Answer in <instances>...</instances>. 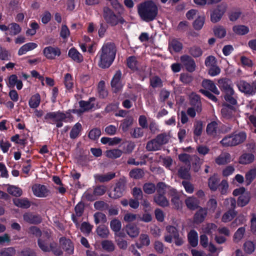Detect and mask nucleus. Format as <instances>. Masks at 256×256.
<instances>
[{
    "instance_id": "f257e3e1",
    "label": "nucleus",
    "mask_w": 256,
    "mask_h": 256,
    "mask_svg": "<svg viewBox=\"0 0 256 256\" xmlns=\"http://www.w3.org/2000/svg\"><path fill=\"white\" fill-rule=\"evenodd\" d=\"M116 52L114 43L110 42L104 44L96 56L98 66L102 68L110 67L115 58Z\"/></svg>"
},
{
    "instance_id": "f03ea898",
    "label": "nucleus",
    "mask_w": 256,
    "mask_h": 256,
    "mask_svg": "<svg viewBox=\"0 0 256 256\" xmlns=\"http://www.w3.org/2000/svg\"><path fill=\"white\" fill-rule=\"evenodd\" d=\"M138 10L140 17L146 22L154 20L158 12L157 6L154 2L151 0L140 4L138 7Z\"/></svg>"
},
{
    "instance_id": "7ed1b4c3",
    "label": "nucleus",
    "mask_w": 256,
    "mask_h": 256,
    "mask_svg": "<svg viewBox=\"0 0 256 256\" xmlns=\"http://www.w3.org/2000/svg\"><path fill=\"white\" fill-rule=\"evenodd\" d=\"M44 119L50 121L51 123L56 124L58 128L62 126L64 122L72 121V116L69 112L64 113L60 110L54 112H49L44 116Z\"/></svg>"
},
{
    "instance_id": "20e7f679",
    "label": "nucleus",
    "mask_w": 256,
    "mask_h": 256,
    "mask_svg": "<svg viewBox=\"0 0 256 256\" xmlns=\"http://www.w3.org/2000/svg\"><path fill=\"white\" fill-rule=\"evenodd\" d=\"M228 6L225 2H222L218 5L210 14V20L213 23L219 22L223 15L226 12Z\"/></svg>"
},
{
    "instance_id": "39448f33",
    "label": "nucleus",
    "mask_w": 256,
    "mask_h": 256,
    "mask_svg": "<svg viewBox=\"0 0 256 256\" xmlns=\"http://www.w3.org/2000/svg\"><path fill=\"white\" fill-rule=\"evenodd\" d=\"M236 86L238 90L245 94L254 95L256 94V90L252 84H251L244 80H240L237 82Z\"/></svg>"
},
{
    "instance_id": "423d86ee",
    "label": "nucleus",
    "mask_w": 256,
    "mask_h": 256,
    "mask_svg": "<svg viewBox=\"0 0 256 256\" xmlns=\"http://www.w3.org/2000/svg\"><path fill=\"white\" fill-rule=\"evenodd\" d=\"M34 194L38 198H45L50 194V190L46 186L40 184H36L32 188Z\"/></svg>"
},
{
    "instance_id": "0eeeda50",
    "label": "nucleus",
    "mask_w": 256,
    "mask_h": 256,
    "mask_svg": "<svg viewBox=\"0 0 256 256\" xmlns=\"http://www.w3.org/2000/svg\"><path fill=\"white\" fill-rule=\"evenodd\" d=\"M104 17L106 22L112 26H116L118 23V17L108 7L104 8Z\"/></svg>"
},
{
    "instance_id": "6e6552de",
    "label": "nucleus",
    "mask_w": 256,
    "mask_h": 256,
    "mask_svg": "<svg viewBox=\"0 0 256 256\" xmlns=\"http://www.w3.org/2000/svg\"><path fill=\"white\" fill-rule=\"evenodd\" d=\"M218 86L224 94L234 92L232 82L227 78H221L218 80Z\"/></svg>"
},
{
    "instance_id": "1a4fd4ad",
    "label": "nucleus",
    "mask_w": 256,
    "mask_h": 256,
    "mask_svg": "<svg viewBox=\"0 0 256 256\" xmlns=\"http://www.w3.org/2000/svg\"><path fill=\"white\" fill-rule=\"evenodd\" d=\"M43 54L48 59L54 60L60 55L61 52L58 47L49 46L44 48Z\"/></svg>"
},
{
    "instance_id": "9d476101",
    "label": "nucleus",
    "mask_w": 256,
    "mask_h": 256,
    "mask_svg": "<svg viewBox=\"0 0 256 256\" xmlns=\"http://www.w3.org/2000/svg\"><path fill=\"white\" fill-rule=\"evenodd\" d=\"M180 60L188 71L192 72L195 70L196 64L194 60L190 56L186 54L182 56Z\"/></svg>"
},
{
    "instance_id": "9b49d317",
    "label": "nucleus",
    "mask_w": 256,
    "mask_h": 256,
    "mask_svg": "<svg viewBox=\"0 0 256 256\" xmlns=\"http://www.w3.org/2000/svg\"><path fill=\"white\" fill-rule=\"evenodd\" d=\"M166 232L164 234L165 242L171 243L174 238H176L179 234L178 230L174 226H168L166 228Z\"/></svg>"
},
{
    "instance_id": "f8f14e48",
    "label": "nucleus",
    "mask_w": 256,
    "mask_h": 256,
    "mask_svg": "<svg viewBox=\"0 0 256 256\" xmlns=\"http://www.w3.org/2000/svg\"><path fill=\"white\" fill-rule=\"evenodd\" d=\"M122 72L120 70H117L111 82V86L114 92H116L122 87L121 82Z\"/></svg>"
},
{
    "instance_id": "ddd939ff",
    "label": "nucleus",
    "mask_w": 256,
    "mask_h": 256,
    "mask_svg": "<svg viewBox=\"0 0 256 256\" xmlns=\"http://www.w3.org/2000/svg\"><path fill=\"white\" fill-rule=\"evenodd\" d=\"M232 160L231 155L227 152H222L215 158L216 163L219 166L226 165Z\"/></svg>"
},
{
    "instance_id": "4468645a",
    "label": "nucleus",
    "mask_w": 256,
    "mask_h": 256,
    "mask_svg": "<svg viewBox=\"0 0 256 256\" xmlns=\"http://www.w3.org/2000/svg\"><path fill=\"white\" fill-rule=\"evenodd\" d=\"M183 48L182 43L176 38H172L168 42V50L171 54L180 52Z\"/></svg>"
},
{
    "instance_id": "2eb2a0df",
    "label": "nucleus",
    "mask_w": 256,
    "mask_h": 256,
    "mask_svg": "<svg viewBox=\"0 0 256 256\" xmlns=\"http://www.w3.org/2000/svg\"><path fill=\"white\" fill-rule=\"evenodd\" d=\"M125 186L122 183L116 184L114 190L110 192V196L113 198H118L121 197L124 191Z\"/></svg>"
},
{
    "instance_id": "dca6fc26",
    "label": "nucleus",
    "mask_w": 256,
    "mask_h": 256,
    "mask_svg": "<svg viewBox=\"0 0 256 256\" xmlns=\"http://www.w3.org/2000/svg\"><path fill=\"white\" fill-rule=\"evenodd\" d=\"M24 220L30 224H38L42 222V218L38 215H34L32 213H26L23 216Z\"/></svg>"
},
{
    "instance_id": "f3484780",
    "label": "nucleus",
    "mask_w": 256,
    "mask_h": 256,
    "mask_svg": "<svg viewBox=\"0 0 256 256\" xmlns=\"http://www.w3.org/2000/svg\"><path fill=\"white\" fill-rule=\"evenodd\" d=\"M236 112V109L233 106L224 105L221 110L222 116L226 119L231 118Z\"/></svg>"
},
{
    "instance_id": "a211bd4d",
    "label": "nucleus",
    "mask_w": 256,
    "mask_h": 256,
    "mask_svg": "<svg viewBox=\"0 0 256 256\" xmlns=\"http://www.w3.org/2000/svg\"><path fill=\"white\" fill-rule=\"evenodd\" d=\"M60 243L62 244L63 249L68 254H72L74 252V246L69 239H66L64 238H62L60 239Z\"/></svg>"
},
{
    "instance_id": "6ab92c4d",
    "label": "nucleus",
    "mask_w": 256,
    "mask_h": 256,
    "mask_svg": "<svg viewBox=\"0 0 256 256\" xmlns=\"http://www.w3.org/2000/svg\"><path fill=\"white\" fill-rule=\"evenodd\" d=\"M207 215V210L206 208H200L195 214L194 218V221L195 223L200 224L202 222Z\"/></svg>"
},
{
    "instance_id": "aec40b11",
    "label": "nucleus",
    "mask_w": 256,
    "mask_h": 256,
    "mask_svg": "<svg viewBox=\"0 0 256 256\" xmlns=\"http://www.w3.org/2000/svg\"><path fill=\"white\" fill-rule=\"evenodd\" d=\"M202 86L204 88L208 89L216 94L218 95L220 93L215 84L210 80H204L202 82Z\"/></svg>"
},
{
    "instance_id": "412c9836",
    "label": "nucleus",
    "mask_w": 256,
    "mask_h": 256,
    "mask_svg": "<svg viewBox=\"0 0 256 256\" xmlns=\"http://www.w3.org/2000/svg\"><path fill=\"white\" fill-rule=\"evenodd\" d=\"M220 180L216 174H214L208 180V187L210 190L216 191L220 185Z\"/></svg>"
},
{
    "instance_id": "4be33fe9",
    "label": "nucleus",
    "mask_w": 256,
    "mask_h": 256,
    "mask_svg": "<svg viewBox=\"0 0 256 256\" xmlns=\"http://www.w3.org/2000/svg\"><path fill=\"white\" fill-rule=\"evenodd\" d=\"M84 206L83 204L81 202L78 203L75 206V214H72V218L73 222L76 224H78V221L76 217H80L82 216L84 212Z\"/></svg>"
},
{
    "instance_id": "5701e85b",
    "label": "nucleus",
    "mask_w": 256,
    "mask_h": 256,
    "mask_svg": "<svg viewBox=\"0 0 256 256\" xmlns=\"http://www.w3.org/2000/svg\"><path fill=\"white\" fill-rule=\"evenodd\" d=\"M127 234L131 238H136L139 234V228L136 225L128 224L126 227Z\"/></svg>"
},
{
    "instance_id": "b1692460",
    "label": "nucleus",
    "mask_w": 256,
    "mask_h": 256,
    "mask_svg": "<svg viewBox=\"0 0 256 256\" xmlns=\"http://www.w3.org/2000/svg\"><path fill=\"white\" fill-rule=\"evenodd\" d=\"M185 203L188 208L190 210H194L198 208L199 201L194 196L188 198L185 200Z\"/></svg>"
},
{
    "instance_id": "393cba45",
    "label": "nucleus",
    "mask_w": 256,
    "mask_h": 256,
    "mask_svg": "<svg viewBox=\"0 0 256 256\" xmlns=\"http://www.w3.org/2000/svg\"><path fill=\"white\" fill-rule=\"evenodd\" d=\"M232 31L236 35L242 36L249 32V28L244 25L238 24L232 27Z\"/></svg>"
},
{
    "instance_id": "a878e982",
    "label": "nucleus",
    "mask_w": 256,
    "mask_h": 256,
    "mask_svg": "<svg viewBox=\"0 0 256 256\" xmlns=\"http://www.w3.org/2000/svg\"><path fill=\"white\" fill-rule=\"evenodd\" d=\"M38 45L34 42H28L23 45L18 50V54L19 56L23 55L28 52L32 50L37 47Z\"/></svg>"
},
{
    "instance_id": "bb28decb",
    "label": "nucleus",
    "mask_w": 256,
    "mask_h": 256,
    "mask_svg": "<svg viewBox=\"0 0 256 256\" xmlns=\"http://www.w3.org/2000/svg\"><path fill=\"white\" fill-rule=\"evenodd\" d=\"M114 176L115 173L114 172H109L104 174H97L94 176L96 180L101 182H108L114 178Z\"/></svg>"
},
{
    "instance_id": "cd10ccee",
    "label": "nucleus",
    "mask_w": 256,
    "mask_h": 256,
    "mask_svg": "<svg viewBox=\"0 0 256 256\" xmlns=\"http://www.w3.org/2000/svg\"><path fill=\"white\" fill-rule=\"evenodd\" d=\"M254 156L250 153H246L242 154L239 158V162L242 164H250L254 162Z\"/></svg>"
},
{
    "instance_id": "c85d7f7f",
    "label": "nucleus",
    "mask_w": 256,
    "mask_h": 256,
    "mask_svg": "<svg viewBox=\"0 0 256 256\" xmlns=\"http://www.w3.org/2000/svg\"><path fill=\"white\" fill-rule=\"evenodd\" d=\"M250 199V196L248 192L242 194L238 198L237 203L239 206L243 207L248 204Z\"/></svg>"
},
{
    "instance_id": "c756f323",
    "label": "nucleus",
    "mask_w": 256,
    "mask_h": 256,
    "mask_svg": "<svg viewBox=\"0 0 256 256\" xmlns=\"http://www.w3.org/2000/svg\"><path fill=\"white\" fill-rule=\"evenodd\" d=\"M223 146H236L235 140L232 134L224 137L220 142Z\"/></svg>"
},
{
    "instance_id": "7c9ffc66",
    "label": "nucleus",
    "mask_w": 256,
    "mask_h": 256,
    "mask_svg": "<svg viewBox=\"0 0 256 256\" xmlns=\"http://www.w3.org/2000/svg\"><path fill=\"white\" fill-rule=\"evenodd\" d=\"M14 203L16 206L22 208H28L30 206V202L26 198H15Z\"/></svg>"
},
{
    "instance_id": "2f4dec72",
    "label": "nucleus",
    "mask_w": 256,
    "mask_h": 256,
    "mask_svg": "<svg viewBox=\"0 0 256 256\" xmlns=\"http://www.w3.org/2000/svg\"><path fill=\"white\" fill-rule=\"evenodd\" d=\"M68 55L74 61L78 62H80L83 60L82 55L74 48H72L69 50Z\"/></svg>"
},
{
    "instance_id": "473e14b6",
    "label": "nucleus",
    "mask_w": 256,
    "mask_h": 256,
    "mask_svg": "<svg viewBox=\"0 0 256 256\" xmlns=\"http://www.w3.org/2000/svg\"><path fill=\"white\" fill-rule=\"evenodd\" d=\"M95 98H90L88 101H80V105L82 111L88 110L94 108V102Z\"/></svg>"
},
{
    "instance_id": "72a5a7b5",
    "label": "nucleus",
    "mask_w": 256,
    "mask_h": 256,
    "mask_svg": "<svg viewBox=\"0 0 256 256\" xmlns=\"http://www.w3.org/2000/svg\"><path fill=\"white\" fill-rule=\"evenodd\" d=\"M191 162H192V168L195 172H198L202 164L203 163V160H201L199 157L196 155L192 156Z\"/></svg>"
},
{
    "instance_id": "f704fd0d",
    "label": "nucleus",
    "mask_w": 256,
    "mask_h": 256,
    "mask_svg": "<svg viewBox=\"0 0 256 256\" xmlns=\"http://www.w3.org/2000/svg\"><path fill=\"white\" fill-rule=\"evenodd\" d=\"M191 104L196 106V111L199 112L201 111V104L200 96L192 92L190 96Z\"/></svg>"
},
{
    "instance_id": "c9c22d12",
    "label": "nucleus",
    "mask_w": 256,
    "mask_h": 256,
    "mask_svg": "<svg viewBox=\"0 0 256 256\" xmlns=\"http://www.w3.org/2000/svg\"><path fill=\"white\" fill-rule=\"evenodd\" d=\"M188 240L190 245L196 246L198 244V234L194 230H192L188 234Z\"/></svg>"
},
{
    "instance_id": "e433bc0d",
    "label": "nucleus",
    "mask_w": 256,
    "mask_h": 256,
    "mask_svg": "<svg viewBox=\"0 0 256 256\" xmlns=\"http://www.w3.org/2000/svg\"><path fill=\"white\" fill-rule=\"evenodd\" d=\"M123 152L119 149L114 148L112 150H108L106 152V157L115 159L120 158Z\"/></svg>"
},
{
    "instance_id": "4c0bfd02",
    "label": "nucleus",
    "mask_w": 256,
    "mask_h": 256,
    "mask_svg": "<svg viewBox=\"0 0 256 256\" xmlns=\"http://www.w3.org/2000/svg\"><path fill=\"white\" fill-rule=\"evenodd\" d=\"M96 232L98 236L102 238H106L110 234L108 228L104 225L99 226L96 229Z\"/></svg>"
},
{
    "instance_id": "58836bf2",
    "label": "nucleus",
    "mask_w": 256,
    "mask_h": 256,
    "mask_svg": "<svg viewBox=\"0 0 256 256\" xmlns=\"http://www.w3.org/2000/svg\"><path fill=\"white\" fill-rule=\"evenodd\" d=\"M82 126L80 123L77 122L72 128L70 136L72 139H75L78 136L82 130Z\"/></svg>"
},
{
    "instance_id": "ea45409f",
    "label": "nucleus",
    "mask_w": 256,
    "mask_h": 256,
    "mask_svg": "<svg viewBox=\"0 0 256 256\" xmlns=\"http://www.w3.org/2000/svg\"><path fill=\"white\" fill-rule=\"evenodd\" d=\"M154 201L161 206H166L169 204L168 200L162 194H156L154 196Z\"/></svg>"
},
{
    "instance_id": "a19ab883",
    "label": "nucleus",
    "mask_w": 256,
    "mask_h": 256,
    "mask_svg": "<svg viewBox=\"0 0 256 256\" xmlns=\"http://www.w3.org/2000/svg\"><path fill=\"white\" fill-rule=\"evenodd\" d=\"M146 148L148 151H156L160 150L161 146L155 138L147 143Z\"/></svg>"
},
{
    "instance_id": "79ce46f5",
    "label": "nucleus",
    "mask_w": 256,
    "mask_h": 256,
    "mask_svg": "<svg viewBox=\"0 0 256 256\" xmlns=\"http://www.w3.org/2000/svg\"><path fill=\"white\" fill-rule=\"evenodd\" d=\"M40 102V96L38 94L33 95L29 100V106L31 108H35L38 107Z\"/></svg>"
},
{
    "instance_id": "37998d69",
    "label": "nucleus",
    "mask_w": 256,
    "mask_h": 256,
    "mask_svg": "<svg viewBox=\"0 0 256 256\" xmlns=\"http://www.w3.org/2000/svg\"><path fill=\"white\" fill-rule=\"evenodd\" d=\"M7 191L10 194L14 196H20L22 194V190L16 186L8 185Z\"/></svg>"
},
{
    "instance_id": "c03bdc74",
    "label": "nucleus",
    "mask_w": 256,
    "mask_h": 256,
    "mask_svg": "<svg viewBox=\"0 0 256 256\" xmlns=\"http://www.w3.org/2000/svg\"><path fill=\"white\" fill-rule=\"evenodd\" d=\"M100 141L103 144H108L109 146H114L118 144L121 141V139L117 137L113 138L102 137L101 138Z\"/></svg>"
},
{
    "instance_id": "a18cd8bd",
    "label": "nucleus",
    "mask_w": 256,
    "mask_h": 256,
    "mask_svg": "<svg viewBox=\"0 0 256 256\" xmlns=\"http://www.w3.org/2000/svg\"><path fill=\"white\" fill-rule=\"evenodd\" d=\"M246 182L247 184H250L256 178V168L249 170L246 174Z\"/></svg>"
},
{
    "instance_id": "49530a36",
    "label": "nucleus",
    "mask_w": 256,
    "mask_h": 256,
    "mask_svg": "<svg viewBox=\"0 0 256 256\" xmlns=\"http://www.w3.org/2000/svg\"><path fill=\"white\" fill-rule=\"evenodd\" d=\"M190 170V165L188 164L187 168L182 166L178 171V176L183 179H188L190 178L189 172Z\"/></svg>"
},
{
    "instance_id": "de8ad7c7",
    "label": "nucleus",
    "mask_w": 256,
    "mask_h": 256,
    "mask_svg": "<svg viewBox=\"0 0 256 256\" xmlns=\"http://www.w3.org/2000/svg\"><path fill=\"white\" fill-rule=\"evenodd\" d=\"M127 65L132 70H138V63L136 57L132 56L127 59Z\"/></svg>"
},
{
    "instance_id": "09e8293b",
    "label": "nucleus",
    "mask_w": 256,
    "mask_h": 256,
    "mask_svg": "<svg viewBox=\"0 0 256 256\" xmlns=\"http://www.w3.org/2000/svg\"><path fill=\"white\" fill-rule=\"evenodd\" d=\"M94 221L96 224H104L106 222L107 218L106 215L100 212H96L94 215Z\"/></svg>"
},
{
    "instance_id": "8fccbe9b",
    "label": "nucleus",
    "mask_w": 256,
    "mask_h": 256,
    "mask_svg": "<svg viewBox=\"0 0 256 256\" xmlns=\"http://www.w3.org/2000/svg\"><path fill=\"white\" fill-rule=\"evenodd\" d=\"M232 136L235 140L236 143V145L243 142L246 138V134L243 132L234 133L232 134Z\"/></svg>"
},
{
    "instance_id": "3c124183",
    "label": "nucleus",
    "mask_w": 256,
    "mask_h": 256,
    "mask_svg": "<svg viewBox=\"0 0 256 256\" xmlns=\"http://www.w3.org/2000/svg\"><path fill=\"white\" fill-rule=\"evenodd\" d=\"M214 32L215 36L219 38H224L226 34V28L222 26H218L214 27Z\"/></svg>"
},
{
    "instance_id": "603ef678",
    "label": "nucleus",
    "mask_w": 256,
    "mask_h": 256,
    "mask_svg": "<svg viewBox=\"0 0 256 256\" xmlns=\"http://www.w3.org/2000/svg\"><path fill=\"white\" fill-rule=\"evenodd\" d=\"M218 129V124L212 122L207 126L206 132L208 135L214 136L216 134Z\"/></svg>"
},
{
    "instance_id": "864d4df0",
    "label": "nucleus",
    "mask_w": 256,
    "mask_h": 256,
    "mask_svg": "<svg viewBox=\"0 0 256 256\" xmlns=\"http://www.w3.org/2000/svg\"><path fill=\"white\" fill-rule=\"evenodd\" d=\"M21 30L20 26L16 23L13 22L9 24V32L10 35L15 36L18 34Z\"/></svg>"
},
{
    "instance_id": "5fc2aeb1",
    "label": "nucleus",
    "mask_w": 256,
    "mask_h": 256,
    "mask_svg": "<svg viewBox=\"0 0 256 256\" xmlns=\"http://www.w3.org/2000/svg\"><path fill=\"white\" fill-rule=\"evenodd\" d=\"M130 176L133 178L140 179L143 177L144 176V172L141 169L135 168L130 172Z\"/></svg>"
},
{
    "instance_id": "6e6d98bb",
    "label": "nucleus",
    "mask_w": 256,
    "mask_h": 256,
    "mask_svg": "<svg viewBox=\"0 0 256 256\" xmlns=\"http://www.w3.org/2000/svg\"><path fill=\"white\" fill-rule=\"evenodd\" d=\"M64 82L66 88L70 90L72 88L74 84V80L70 74H66L64 78Z\"/></svg>"
},
{
    "instance_id": "4d7b16f0",
    "label": "nucleus",
    "mask_w": 256,
    "mask_h": 256,
    "mask_svg": "<svg viewBox=\"0 0 256 256\" xmlns=\"http://www.w3.org/2000/svg\"><path fill=\"white\" fill-rule=\"evenodd\" d=\"M101 135V131L99 128H94L90 130L88 133V138L92 140H98Z\"/></svg>"
},
{
    "instance_id": "13d9d810",
    "label": "nucleus",
    "mask_w": 256,
    "mask_h": 256,
    "mask_svg": "<svg viewBox=\"0 0 256 256\" xmlns=\"http://www.w3.org/2000/svg\"><path fill=\"white\" fill-rule=\"evenodd\" d=\"M102 246L103 249L107 252H112L114 250V245L112 241L105 240L102 242Z\"/></svg>"
},
{
    "instance_id": "bf43d9fd",
    "label": "nucleus",
    "mask_w": 256,
    "mask_h": 256,
    "mask_svg": "<svg viewBox=\"0 0 256 256\" xmlns=\"http://www.w3.org/2000/svg\"><path fill=\"white\" fill-rule=\"evenodd\" d=\"M202 124L201 122H196L194 124V139L196 136H200L202 132Z\"/></svg>"
},
{
    "instance_id": "052dcab7",
    "label": "nucleus",
    "mask_w": 256,
    "mask_h": 256,
    "mask_svg": "<svg viewBox=\"0 0 256 256\" xmlns=\"http://www.w3.org/2000/svg\"><path fill=\"white\" fill-rule=\"evenodd\" d=\"M110 227L114 232H118L121 229V222L117 219L112 220L110 222Z\"/></svg>"
},
{
    "instance_id": "680f3d73",
    "label": "nucleus",
    "mask_w": 256,
    "mask_h": 256,
    "mask_svg": "<svg viewBox=\"0 0 256 256\" xmlns=\"http://www.w3.org/2000/svg\"><path fill=\"white\" fill-rule=\"evenodd\" d=\"M204 22V17L202 16H198L197 18L194 22V27L196 30H200Z\"/></svg>"
},
{
    "instance_id": "e2e57ef3",
    "label": "nucleus",
    "mask_w": 256,
    "mask_h": 256,
    "mask_svg": "<svg viewBox=\"0 0 256 256\" xmlns=\"http://www.w3.org/2000/svg\"><path fill=\"white\" fill-rule=\"evenodd\" d=\"M236 215L234 210H229L224 214L222 216V220L224 222H227L230 221Z\"/></svg>"
},
{
    "instance_id": "0e129e2a",
    "label": "nucleus",
    "mask_w": 256,
    "mask_h": 256,
    "mask_svg": "<svg viewBox=\"0 0 256 256\" xmlns=\"http://www.w3.org/2000/svg\"><path fill=\"white\" fill-rule=\"evenodd\" d=\"M156 138L162 147V146L168 143L169 140V136L166 134H161L157 136Z\"/></svg>"
},
{
    "instance_id": "69168bd1",
    "label": "nucleus",
    "mask_w": 256,
    "mask_h": 256,
    "mask_svg": "<svg viewBox=\"0 0 256 256\" xmlns=\"http://www.w3.org/2000/svg\"><path fill=\"white\" fill-rule=\"evenodd\" d=\"M244 232L245 228L243 227L240 228L234 234V241L236 242H238L239 241H240L242 238Z\"/></svg>"
},
{
    "instance_id": "338daca9",
    "label": "nucleus",
    "mask_w": 256,
    "mask_h": 256,
    "mask_svg": "<svg viewBox=\"0 0 256 256\" xmlns=\"http://www.w3.org/2000/svg\"><path fill=\"white\" fill-rule=\"evenodd\" d=\"M217 226L214 224L209 223L204 226L202 230L204 232L210 234L214 232Z\"/></svg>"
},
{
    "instance_id": "774afa93",
    "label": "nucleus",
    "mask_w": 256,
    "mask_h": 256,
    "mask_svg": "<svg viewBox=\"0 0 256 256\" xmlns=\"http://www.w3.org/2000/svg\"><path fill=\"white\" fill-rule=\"evenodd\" d=\"M143 190L145 193L152 194L156 190V188L152 183H146L143 186Z\"/></svg>"
}]
</instances>
